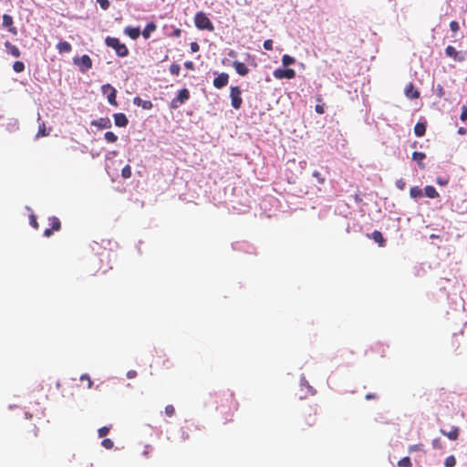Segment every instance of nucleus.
I'll list each match as a JSON object with an SVG mask.
<instances>
[{
    "label": "nucleus",
    "instance_id": "f257e3e1",
    "mask_svg": "<svg viewBox=\"0 0 467 467\" xmlns=\"http://www.w3.org/2000/svg\"><path fill=\"white\" fill-rule=\"evenodd\" d=\"M217 403L216 410L221 414L224 423L232 421L233 416L238 410V402L231 391H223L214 395Z\"/></svg>",
    "mask_w": 467,
    "mask_h": 467
},
{
    "label": "nucleus",
    "instance_id": "f03ea898",
    "mask_svg": "<svg viewBox=\"0 0 467 467\" xmlns=\"http://www.w3.org/2000/svg\"><path fill=\"white\" fill-rule=\"evenodd\" d=\"M194 25L199 30H207V31H213L214 26L210 20V18L207 16V15L202 12H197L194 16Z\"/></svg>",
    "mask_w": 467,
    "mask_h": 467
},
{
    "label": "nucleus",
    "instance_id": "7ed1b4c3",
    "mask_svg": "<svg viewBox=\"0 0 467 467\" xmlns=\"http://www.w3.org/2000/svg\"><path fill=\"white\" fill-rule=\"evenodd\" d=\"M105 44L113 48L119 57H125L129 55V49L126 45L120 43L117 37L107 36Z\"/></svg>",
    "mask_w": 467,
    "mask_h": 467
},
{
    "label": "nucleus",
    "instance_id": "20e7f679",
    "mask_svg": "<svg viewBox=\"0 0 467 467\" xmlns=\"http://www.w3.org/2000/svg\"><path fill=\"white\" fill-rule=\"evenodd\" d=\"M242 90L239 87L234 86L230 88L231 105L234 109H239L242 106L243 99L241 97Z\"/></svg>",
    "mask_w": 467,
    "mask_h": 467
},
{
    "label": "nucleus",
    "instance_id": "39448f33",
    "mask_svg": "<svg viewBox=\"0 0 467 467\" xmlns=\"http://www.w3.org/2000/svg\"><path fill=\"white\" fill-rule=\"evenodd\" d=\"M73 62L75 65L78 66L82 73L87 72L92 67V60L88 55H83L80 57H76L73 58Z\"/></svg>",
    "mask_w": 467,
    "mask_h": 467
},
{
    "label": "nucleus",
    "instance_id": "423d86ee",
    "mask_svg": "<svg viewBox=\"0 0 467 467\" xmlns=\"http://www.w3.org/2000/svg\"><path fill=\"white\" fill-rule=\"evenodd\" d=\"M190 98V92L187 88H182L179 91L176 98H174L171 102V109H177L182 104H183Z\"/></svg>",
    "mask_w": 467,
    "mask_h": 467
},
{
    "label": "nucleus",
    "instance_id": "0eeeda50",
    "mask_svg": "<svg viewBox=\"0 0 467 467\" xmlns=\"http://www.w3.org/2000/svg\"><path fill=\"white\" fill-rule=\"evenodd\" d=\"M102 92L107 95L108 101L110 105L117 107L118 102L116 100L117 90L110 84H105L102 86Z\"/></svg>",
    "mask_w": 467,
    "mask_h": 467
},
{
    "label": "nucleus",
    "instance_id": "6e6552de",
    "mask_svg": "<svg viewBox=\"0 0 467 467\" xmlns=\"http://www.w3.org/2000/svg\"><path fill=\"white\" fill-rule=\"evenodd\" d=\"M273 75L277 79H292L296 77V71L293 68H276Z\"/></svg>",
    "mask_w": 467,
    "mask_h": 467
},
{
    "label": "nucleus",
    "instance_id": "1a4fd4ad",
    "mask_svg": "<svg viewBox=\"0 0 467 467\" xmlns=\"http://www.w3.org/2000/svg\"><path fill=\"white\" fill-rule=\"evenodd\" d=\"M50 228H47L44 231V235L46 237H50L54 231H59L61 228L60 220L56 216H51L48 218Z\"/></svg>",
    "mask_w": 467,
    "mask_h": 467
},
{
    "label": "nucleus",
    "instance_id": "9d476101",
    "mask_svg": "<svg viewBox=\"0 0 467 467\" xmlns=\"http://www.w3.org/2000/svg\"><path fill=\"white\" fill-rule=\"evenodd\" d=\"M229 75L227 73H221L218 77L213 79V86L216 88H223L228 84Z\"/></svg>",
    "mask_w": 467,
    "mask_h": 467
},
{
    "label": "nucleus",
    "instance_id": "9b49d317",
    "mask_svg": "<svg viewBox=\"0 0 467 467\" xmlns=\"http://www.w3.org/2000/svg\"><path fill=\"white\" fill-rule=\"evenodd\" d=\"M404 93L407 98L410 99H415L420 97V92L418 89L415 88L413 83H410L406 86Z\"/></svg>",
    "mask_w": 467,
    "mask_h": 467
},
{
    "label": "nucleus",
    "instance_id": "f8f14e48",
    "mask_svg": "<svg viewBox=\"0 0 467 467\" xmlns=\"http://www.w3.org/2000/svg\"><path fill=\"white\" fill-rule=\"evenodd\" d=\"M13 24L14 21L11 16L6 14L3 16V26L7 27L12 34L16 35L17 31L16 28L13 26Z\"/></svg>",
    "mask_w": 467,
    "mask_h": 467
},
{
    "label": "nucleus",
    "instance_id": "ddd939ff",
    "mask_svg": "<svg viewBox=\"0 0 467 467\" xmlns=\"http://www.w3.org/2000/svg\"><path fill=\"white\" fill-rule=\"evenodd\" d=\"M113 117H114L115 125L118 127L124 128L129 123L128 118L123 113H116V114H114Z\"/></svg>",
    "mask_w": 467,
    "mask_h": 467
},
{
    "label": "nucleus",
    "instance_id": "4468645a",
    "mask_svg": "<svg viewBox=\"0 0 467 467\" xmlns=\"http://www.w3.org/2000/svg\"><path fill=\"white\" fill-rule=\"evenodd\" d=\"M91 125L97 126L99 129H109L111 127V121L109 118H100L98 120H93Z\"/></svg>",
    "mask_w": 467,
    "mask_h": 467
},
{
    "label": "nucleus",
    "instance_id": "2eb2a0df",
    "mask_svg": "<svg viewBox=\"0 0 467 467\" xmlns=\"http://www.w3.org/2000/svg\"><path fill=\"white\" fill-rule=\"evenodd\" d=\"M233 67L240 76H246L249 72L248 67L243 62L234 61Z\"/></svg>",
    "mask_w": 467,
    "mask_h": 467
},
{
    "label": "nucleus",
    "instance_id": "dca6fc26",
    "mask_svg": "<svg viewBox=\"0 0 467 467\" xmlns=\"http://www.w3.org/2000/svg\"><path fill=\"white\" fill-rule=\"evenodd\" d=\"M459 428L456 426H453L450 431H445L444 430H441V433L444 436H446L451 441H456L459 437Z\"/></svg>",
    "mask_w": 467,
    "mask_h": 467
},
{
    "label": "nucleus",
    "instance_id": "f3484780",
    "mask_svg": "<svg viewBox=\"0 0 467 467\" xmlns=\"http://www.w3.org/2000/svg\"><path fill=\"white\" fill-rule=\"evenodd\" d=\"M445 54L447 57L453 58L455 61H462L463 58L462 57H459V53L452 46H448L445 48Z\"/></svg>",
    "mask_w": 467,
    "mask_h": 467
},
{
    "label": "nucleus",
    "instance_id": "a211bd4d",
    "mask_svg": "<svg viewBox=\"0 0 467 467\" xmlns=\"http://www.w3.org/2000/svg\"><path fill=\"white\" fill-rule=\"evenodd\" d=\"M5 46L8 51V53L13 56L14 57H19L21 53H20V50L19 48L15 46V45H12L9 41H6L5 43Z\"/></svg>",
    "mask_w": 467,
    "mask_h": 467
},
{
    "label": "nucleus",
    "instance_id": "6ab92c4d",
    "mask_svg": "<svg viewBox=\"0 0 467 467\" xmlns=\"http://www.w3.org/2000/svg\"><path fill=\"white\" fill-rule=\"evenodd\" d=\"M124 32L131 39H137L140 36V30L139 27L127 26L125 28Z\"/></svg>",
    "mask_w": 467,
    "mask_h": 467
},
{
    "label": "nucleus",
    "instance_id": "aec40b11",
    "mask_svg": "<svg viewBox=\"0 0 467 467\" xmlns=\"http://www.w3.org/2000/svg\"><path fill=\"white\" fill-rule=\"evenodd\" d=\"M133 103L136 106L142 107L144 109H150L153 106L150 100H143L140 97L134 98Z\"/></svg>",
    "mask_w": 467,
    "mask_h": 467
},
{
    "label": "nucleus",
    "instance_id": "412c9836",
    "mask_svg": "<svg viewBox=\"0 0 467 467\" xmlns=\"http://www.w3.org/2000/svg\"><path fill=\"white\" fill-rule=\"evenodd\" d=\"M57 49L60 54L69 53L72 50V47L67 41H60L57 45Z\"/></svg>",
    "mask_w": 467,
    "mask_h": 467
},
{
    "label": "nucleus",
    "instance_id": "4be33fe9",
    "mask_svg": "<svg viewBox=\"0 0 467 467\" xmlns=\"http://www.w3.org/2000/svg\"><path fill=\"white\" fill-rule=\"evenodd\" d=\"M426 158L425 153L420 151H414L412 153L413 161H417L421 170L425 169V165L422 161Z\"/></svg>",
    "mask_w": 467,
    "mask_h": 467
},
{
    "label": "nucleus",
    "instance_id": "5701e85b",
    "mask_svg": "<svg viewBox=\"0 0 467 467\" xmlns=\"http://www.w3.org/2000/svg\"><path fill=\"white\" fill-rule=\"evenodd\" d=\"M370 237L380 246H385L386 241L382 235V234L379 231H374Z\"/></svg>",
    "mask_w": 467,
    "mask_h": 467
},
{
    "label": "nucleus",
    "instance_id": "b1692460",
    "mask_svg": "<svg viewBox=\"0 0 467 467\" xmlns=\"http://www.w3.org/2000/svg\"><path fill=\"white\" fill-rule=\"evenodd\" d=\"M426 132V125L421 122L416 123L414 126V133L417 137H422Z\"/></svg>",
    "mask_w": 467,
    "mask_h": 467
},
{
    "label": "nucleus",
    "instance_id": "393cba45",
    "mask_svg": "<svg viewBox=\"0 0 467 467\" xmlns=\"http://www.w3.org/2000/svg\"><path fill=\"white\" fill-rule=\"evenodd\" d=\"M156 29V25L154 23H149L147 24L145 29L141 32L143 37L145 39L149 38L150 36V33L153 32Z\"/></svg>",
    "mask_w": 467,
    "mask_h": 467
},
{
    "label": "nucleus",
    "instance_id": "a878e982",
    "mask_svg": "<svg viewBox=\"0 0 467 467\" xmlns=\"http://www.w3.org/2000/svg\"><path fill=\"white\" fill-rule=\"evenodd\" d=\"M424 192H425L426 196H428L429 198L434 199V198L439 197V193L433 186H431V185L426 186L424 188Z\"/></svg>",
    "mask_w": 467,
    "mask_h": 467
},
{
    "label": "nucleus",
    "instance_id": "bb28decb",
    "mask_svg": "<svg viewBox=\"0 0 467 467\" xmlns=\"http://www.w3.org/2000/svg\"><path fill=\"white\" fill-rule=\"evenodd\" d=\"M410 194L412 198H420L423 195V192L420 187L414 186L410 188Z\"/></svg>",
    "mask_w": 467,
    "mask_h": 467
},
{
    "label": "nucleus",
    "instance_id": "cd10ccee",
    "mask_svg": "<svg viewBox=\"0 0 467 467\" xmlns=\"http://www.w3.org/2000/svg\"><path fill=\"white\" fill-rule=\"evenodd\" d=\"M104 138L108 142L114 143L118 140V136L112 131H107L104 134Z\"/></svg>",
    "mask_w": 467,
    "mask_h": 467
},
{
    "label": "nucleus",
    "instance_id": "c85d7f7f",
    "mask_svg": "<svg viewBox=\"0 0 467 467\" xmlns=\"http://www.w3.org/2000/svg\"><path fill=\"white\" fill-rule=\"evenodd\" d=\"M296 62V59L289 56V55H284L282 57V64L285 66V67H287L289 65H292Z\"/></svg>",
    "mask_w": 467,
    "mask_h": 467
},
{
    "label": "nucleus",
    "instance_id": "c756f323",
    "mask_svg": "<svg viewBox=\"0 0 467 467\" xmlns=\"http://www.w3.org/2000/svg\"><path fill=\"white\" fill-rule=\"evenodd\" d=\"M317 415V408H311L309 411V421L307 422L309 426H312L316 422V416Z\"/></svg>",
    "mask_w": 467,
    "mask_h": 467
},
{
    "label": "nucleus",
    "instance_id": "7c9ffc66",
    "mask_svg": "<svg viewBox=\"0 0 467 467\" xmlns=\"http://www.w3.org/2000/svg\"><path fill=\"white\" fill-rule=\"evenodd\" d=\"M399 467H411L412 463L410 457H403L398 462Z\"/></svg>",
    "mask_w": 467,
    "mask_h": 467
},
{
    "label": "nucleus",
    "instance_id": "2f4dec72",
    "mask_svg": "<svg viewBox=\"0 0 467 467\" xmlns=\"http://www.w3.org/2000/svg\"><path fill=\"white\" fill-rule=\"evenodd\" d=\"M131 167L130 165H126L125 167L122 168L121 170V176L124 178V179H129L131 177Z\"/></svg>",
    "mask_w": 467,
    "mask_h": 467
},
{
    "label": "nucleus",
    "instance_id": "473e14b6",
    "mask_svg": "<svg viewBox=\"0 0 467 467\" xmlns=\"http://www.w3.org/2000/svg\"><path fill=\"white\" fill-rule=\"evenodd\" d=\"M13 69H14L16 73L23 72V71L25 70V64H24L22 61H16V62L13 64Z\"/></svg>",
    "mask_w": 467,
    "mask_h": 467
},
{
    "label": "nucleus",
    "instance_id": "72a5a7b5",
    "mask_svg": "<svg viewBox=\"0 0 467 467\" xmlns=\"http://www.w3.org/2000/svg\"><path fill=\"white\" fill-rule=\"evenodd\" d=\"M455 464H456V459L454 456L451 455L445 459V462H444L445 467H454Z\"/></svg>",
    "mask_w": 467,
    "mask_h": 467
},
{
    "label": "nucleus",
    "instance_id": "f704fd0d",
    "mask_svg": "<svg viewBox=\"0 0 467 467\" xmlns=\"http://www.w3.org/2000/svg\"><path fill=\"white\" fill-rule=\"evenodd\" d=\"M170 72L172 75L178 76L181 72V66L179 64L173 63L170 66Z\"/></svg>",
    "mask_w": 467,
    "mask_h": 467
},
{
    "label": "nucleus",
    "instance_id": "c9c22d12",
    "mask_svg": "<svg viewBox=\"0 0 467 467\" xmlns=\"http://www.w3.org/2000/svg\"><path fill=\"white\" fill-rule=\"evenodd\" d=\"M48 133L47 132V130H46V124L44 122H42L39 127H38V131H37V137H45V136H47Z\"/></svg>",
    "mask_w": 467,
    "mask_h": 467
},
{
    "label": "nucleus",
    "instance_id": "e433bc0d",
    "mask_svg": "<svg viewBox=\"0 0 467 467\" xmlns=\"http://www.w3.org/2000/svg\"><path fill=\"white\" fill-rule=\"evenodd\" d=\"M312 176L317 181L318 183H320V184L325 183L326 180L318 171H314L312 173Z\"/></svg>",
    "mask_w": 467,
    "mask_h": 467
},
{
    "label": "nucleus",
    "instance_id": "4c0bfd02",
    "mask_svg": "<svg viewBox=\"0 0 467 467\" xmlns=\"http://www.w3.org/2000/svg\"><path fill=\"white\" fill-rule=\"evenodd\" d=\"M101 445L107 449V450H110L113 448L114 446V442L110 440V439H104L101 442Z\"/></svg>",
    "mask_w": 467,
    "mask_h": 467
},
{
    "label": "nucleus",
    "instance_id": "58836bf2",
    "mask_svg": "<svg viewBox=\"0 0 467 467\" xmlns=\"http://www.w3.org/2000/svg\"><path fill=\"white\" fill-rule=\"evenodd\" d=\"M80 380H81V381L86 380V382L88 383V389H91V388H92V386H93V381H92V379H90V377H89L88 374H83V375L80 377Z\"/></svg>",
    "mask_w": 467,
    "mask_h": 467
},
{
    "label": "nucleus",
    "instance_id": "ea45409f",
    "mask_svg": "<svg viewBox=\"0 0 467 467\" xmlns=\"http://www.w3.org/2000/svg\"><path fill=\"white\" fill-rule=\"evenodd\" d=\"M165 414L168 417H172L175 414V409L172 405H167L165 407Z\"/></svg>",
    "mask_w": 467,
    "mask_h": 467
},
{
    "label": "nucleus",
    "instance_id": "a19ab883",
    "mask_svg": "<svg viewBox=\"0 0 467 467\" xmlns=\"http://www.w3.org/2000/svg\"><path fill=\"white\" fill-rule=\"evenodd\" d=\"M109 431V427L104 426L99 429L98 433L100 438L108 435Z\"/></svg>",
    "mask_w": 467,
    "mask_h": 467
},
{
    "label": "nucleus",
    "instance_id": "79ce46f5",
    "mask_svg": "<svg viewBox=\"0 0 467 467\" xmlns=\"http://www.w3.org/2000/svg\"><path fill=\"white\" fill-rule=\"evenodd\" d=\"M29 222L33 228L37 229L38 228V223L36 221V217L35 214H31L29 216Z\"/></svg>",
    "mask_w": 467,
    "mask_h": 467
},
{
    "label": "nucleus",
    "instance_id": "37998d69",
    "mask_svg": "<svg viewBox=\"0 0 467 467\" xmlns=\"http://www.w3.org/2000/svg\"><path fill=\"white\" fill-rule=\"evenodd\" d=\"M97 2L99 4V6L103 10H108L109 7V0H97Z\"/></svg>",
    "mask_w": 467,
    "mask_h": 467
},
{
    "label": "nucleus",
    "instance_id": "c03bdc74",
    "mask_svg": "<svg viewBox=\"0 0 467 467\" xmlns=\"http://www.w3.org/2000/svg\"><path fill=\"white\" fill-rule=\"evenodd\" d=\"M432 447L434 449H439V450H441L442 448V443H441V441L440 438H436L432 441Z\"/></svg>",
    "mask_w": 467,
    "mask_h": 467
},
{
    "label": "nucleus",
    "instance_id": "a18cd8bd",
    "mask_svg": "<svg viewBox=\"0 0 467 467\" xmlns=\"http://www.w3.org/2000/svg\"><path fill=\"white\" fill-rule=\"evenodd\" d=\"M450 28L452 32L456 33L460 29V25L457 21H451L450 23Z\"/></svg>",
    "mask_w": 467,
    "mask_h": 467
},
{
    "label": "nucleus",
    "instance_id": "49530a36",
    "mask_svg": "<svg viewBox=\"0 0 467 467\" xmlns=\"http://www.w3.org/2000/svg\"><path fill=\"white\" fill-rule=\"evenodd\" d=\"M263 46L265 50H272L273 49V41L271 39H267L264 42Z\"/></svg>",
    "mask_w": 467,
    "mask_h": 467
},
{
    "label": "nucleus",
    "instance_id": "de8ad7c7",
    "mask_svg": "<svg viewBox=\"0 0 467 467\" xmlns=\"http://www.w3.org/2000/svg\"><path fill=\"white\" fill-rule=\"evenodd\" d=\"M460 119L462 121L467 120V107L466 106H463L462 108V113H461Z\"/></svg>",
    "mask_w": 467,
    "mask_h": 467
},
{
    "label": "nucleus",
    "instance_id": "09e8293b",
    "mask_svg": "<svg viewBox=\"0 0 467 467\" xmlns=\"http://www.w3.org/2000/svg\"><path fill=\"white\" fill-rule=\"evenodd\" d=\"M396 186L397 188H399L400 190H404L405 186H406V182L403 179H399L397 180L396 182Z\"/></svg>",
    "mask_w": 467,
    "mask_h": 467
},
{
    "label": "nucleus",
    "instance_id": "8fccbe9b",
    "mask_svg": "<svg viewBox=\"0 0 467 467\" xmlns=\"http://www.w3.org/2000/svg\"><path fill=\"white\" fill-rule=\"evenodd\" d=\"M200 49V46L197 42H192L191 43V50L192 52L195 53L197 51H199Z\"/></svg>",
    "mask_w": 467,
    "mask_h": 467
},
{
    "label": "nucleus",
    "instance_id": "3c124183",
    "mask_svg": "<svg viewBox=\"0 0 467 467\" xmlns=\"http://www.w3.org/2000/svg\"><path fill=\"white\" fill-rule=\"evenodd\" d=\"M184 67H185V68H187L189 70H193L194 63L192 61H186V62H184Z\"/></svg>",
    "mask_w": 467,
    "mask_h": 467
},
{
    "label": "nucleus",
    "instance_id": "603ef678",
    "mask_svg": "<svg viewBox=\"0 0 467 467\" xmlns=\"http://www.w3.org/2000/svg\"><path fill=\"white\" fill-rule=\"evenodd\" d=\"M421 446H422L421 444L410 445V446L409 447V451H410V452H412V451H418V450H420V447H421Z\"/></svg>",
    "mask_w": 467,
    "mask_h": 467
},
{
    "label": "nucleus",
    "instance_id": "864d4df0",
    "mask_svg": "<svg viewBox=\"0 0 467 467\" xmlns=\"http://www.w3.org/2000/svg\"><path fill=\"white\" fill-rule=\"evenodd\" d=\"M315 110L318 114H323L325 112L324 107L322 105H316Z\"/></svg>",
    "mask_w": 467,
    "mask_h": 467
},
{
    "label": "nucleus",
    "instance_id": "5fc2aeb1",
    "mask_svg": "<svg viewBox=\"0 0 467 467\" xmlns=\"http://www.w3.org/2000/svg\"><path fill=\"white\" fill-rule=\"evenodd\" d=\"M365 399L369 400H376L378 399V396L374 393H368L365 396Z\"/></svg>",
    "mask_w": 467,
    "mask_h": 467
},
{
    "label": "nucleus",
    "instance_id": "6e6d98bb",
    "mask_svg": "<svg viewBox=\"0 0 467 467\" xmlns=\"http://www.w3.org/2000/svg\"><path fill=\"white\" fill-rule=\"evenodd\" d=\"M137 376V372L135 370H129L127 373V377L129 379H133Z\"/></svg>",
    "mask_w": 467,
    "mask_h": 467
},
{
    "label": "nucleus",
    "instance_id": "4d7b16f0",
    "mask_svg": "<svg viewBox=\"0 0 467 467\" xmlns=\"http://www.w3.org/2000/svg\"><path fill=\"white\" fill-rule=\"evenodd\" d=\"M181 32H182L181 29L177 28V29L174 30L173 36H181Z\"/></svg>",
    "mask_w": 467,
    "mask_h": 467
},
{
    "label": "nucleus",
    "instance_id": "13d9d810",
    "mask_svg": "<svg viewBox=\"0 0 467 467\" xmlns=\"http://www.w3.org/2000/svg\"><path fill=\"white\" fill-rule=\"evenodd\" d=\"M229 57H234L236 56V52L234 51V50H231L229 53H228Z\"/></svg>",
    "mask_w": 467,
    "mask_h": 467
},
{
    "label": "nucleus",
    "instance_id": "bf43d9fd",
    "mask_svg": "<svg viewBox=\"0 0 467 467\" xmlns=\"http://www.w3.org/2000/svg\"><path fill=\"white\" fill-rule=\"evenodd\" d=\"M33 436L34 437L37 436V429L36 427H34V429H33Z\"/></svg>",
    "mask_w": 467,
    "mask_h": 467
},
{
    "label": "nucleus",
    "instance_id": "052dcab7",
    "mask_svg": "<svg viewBox=\"0 0 467 467\" xmlns=\"http://www.w3.org/2000/svg\"><path fill=\"white\" fill-rule=\"evenodd\" d=\"M458 132H459L460 134H464V133H465V129H464V128H460V129H459V130H458Z\"/></svg>",
    "mask_w": 467,
    "mask_h": 467
},
{
    "label": "nucleus",
    "instance_id": "680f3d73",
    "mask_svg": "<svg viewBox=\"0 0 467 467\" xmlns=\"http://www.w3.org/2000/svg\"><path fill=\"white\" fill-rule=\"evenodd\" d=\"M439 93H440L439 96L441 97V95H442V88H440Z\"/></svg>",
    "mask_w": 467,
    "mask_h": 467
},
{
    "label": "nucleus",
    "instance_id": "e2e57ef3",
    "mask_svg": "<svg viewBox=\"0 0 467 467\" xmlns=\"http://www.w3.org/2000/svg\"><path fill=\"white\" fill-rule=\"evenodd\" d=\"M309 389H310V390H311V393H312V394L316 393V390H315V389H312V388H311V387H309Z\"/></svg>",
    "mask_w": 467,
    "mask_h": 467
},
{
    "label": "nucleus",
    "instance_id": "0e129e2a",
    "mask_svg": "<svg viewBox=\"0 0 467 467\" xmlns=\"http://www.w3.org/2000/svg\"><path fill=\"white\" fill-rule=\"evenodd\" d=\"M163 363H164V364H165V363L170 364V360H169L168 358H166V359L164 360V362H163Z\"/></svg>",
    "mask_w": 467,
    "mask_h": 467
}]
</instances>
